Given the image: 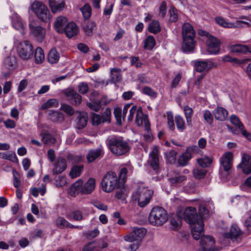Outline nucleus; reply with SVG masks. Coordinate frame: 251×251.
I'll list each match as a JSON object with an SVG mask.
<instances>
[{
    "label": "nucleus",
    "instance_id": "obj_1",
    "mask_svg": "<svg viewBox=\"0 0 251 251\" xmlns=\"http://www.w3.org/2000/svg\"><path fill=\"white\" fill-rule=\"evenodd\" d=\"M176 215L179 219H183L187 223L192 225L191 233L195 240H199L204 229L203 222L199 219L196 209L189 207L186 209L179 208L176 211Z\"/></svg>",
    "mask_w": 251,
    "mask_h": 251
},
{
    "label": "nucleus",
    "instance_id": "obj_2",
    "mask_svg": "<svg viewBox=\"0 0 251 251\" xmlns=\"http://www.w3.org/2000/svg\"><path fill=\"white\" fill-rule=\"evenodd\" d=\"M195 31L193 27L189 23H185L182 27V50L184 52L193 51L196 42L194 40Z\"/></svg>",
    "mask_w": 251,
    "mask_h": 251
},
{
    "label": "nucleus",
    "instance_id": "obj_3",
    "mask_svg": "<svg viewBox=\"0 0 251 251\" xmlns=\"http://www.w3.org/2000/svg\"><path fill=\"white\" fill-rule=\"evenodd\" d=\"M111 152L116 156L126 154L130 149L128 143L120 137H113L108 140Z\"/></svg>",
    "mask_w": 251,
    "mask_h": 251
},
{
    "label": "nucleus",
    "instance_id": "obj_4",
    "mask_svg": "<svg viewBox=\"0 0 251 251\" xmlns=\"http://www.w3.org/2000/svg\"><path fill=\"white\" fill-rule=\"evenodd\" d=\"M168 218V213L164 208L156 206L151 210L149 216V221L153 226H160L167 221Z\"/></svg>",
    "mask_w": 251,
    "mask_h": 251
},
{
    "label": "nucleus",
    "instance_id": "obj_5",
    "mask_svg": "<svg viewBox=\"0 0 251 251\" xmlns=\"http://www.w3.org/2000/svg\"><path fill=\"white\" fill-rule=\"evenodd\" d=\"M30 8L40 20L46 23L50 21V11L42 2L35 1L31 4Z\"/></svg>",
    "mask_w": 251,
    "mask_h": 251
},
{
    "label": "nucleus",
    "instance_id": "obj_6",
    "mask_svg": "<svg viewBox=\"0 0 251 251\" xmlns=\"http://www.w3.org/2000/svg\"><path fill=\"white\" fill-rule=\"evenodd\" d=\"M118 178L115 173L109 172L103 176L101 186L102 190L106 193H110L116 188L118 184Z\"/></svg>",
    "mask_w": 251,
    "mask_h": 251
},
{
    "label": "nucleus",
    "instance_id": "obj_7",
    "mask_svg": "<svg viewBox=\"0 0 251 251\" xmlns=\"http://www.w3.org/2000/svg\"><path fill=\"white\" fill-rule=\"evenodd\" d=\"M147 233V230L144 227H133L131 231L124 237V240L126 242H140L142 241Z\"/></svg>",
    "mask_w": 251,
    "mask_h": 251
},
{
    "label": "nucleus",
    "instance_id": "obj_8",
    "mask_svg": "<svg viewBox=\"0 0 251 251\" xmlns=\"http://www.w3.org/2000/svg\"><path fill=\"white\" fill-rule=\"evenodd\" d=\"M33 46L28 41H24L20 43L18 52L20 57L25 60L29 59L33 53Z\"/></svg>",
    "mask_w": 251,
    "mask_h": 251
},
{
    "label": "nucleus",
    "instance_id": "obj_9",
    "mask_svg": "<svg viewBox=\"0 0 251 251\" xmlns=\"http://www.w3.org/2000/svg\"><path fill=\"white\" fill-rule=\"evenodd\" d=\"M51 172L53 175L63 173L67 168L66 159L62 157H58L51 164Z\"/></svg>",
    "mask_w": 251,
    "mask_h": 251
},
{
    "label": "nucleus",
    "instance_id": "obj_10",
    "mask_svg": "<svg viewBox=\"0 0 251 251\" xmlns=\"http://www.w3.org/2000/svg\"><path fill=\"white\" fill-rule=\"evenodd\" d=\"M207 51L208 52L209 54H218L220 49V41L216 38L211 35H209V36H207Z\"/></svg>",
    "mask_w": 251,
    "mask_h": 251
},
{
    "label": "nucleus",
    "instance_id": "obj_11",
    "mask_svg": "<svg viewBox=\"0 0 251 251\" xmlns=\"http://www.w3.org/2000/svg\"><path fill=\"white\" fill-rule=\"evenodd\" d=\"M29 28L33 35L39 42H42L45 37L46 30L41 26L36 25L34 22L30 21Z\"/></svg>",
    "mask_w": 251,
    "mask_h": 251
},
{
    "label": "nucleus",
    "instance_id": "obj_12",
    "mask_svg": "<svg viewBox=\"0 0 251 251\" xmlns=\"http://www.w3.org/2000/svg\"><path fill=\"white\" fill-rule=\"evenodd\" d=\"M243 232L236 224H233L229 232L225 233L224 237L230 238L233 242H238L241 240L240 237Z\"/></svg>",
    "mask_w": 251,
    "mask_h": 251
},
{
    "label": "nucleus",
    "instance_id": "obj_13",
    "mask_svg": "<svg viewBox=\"0 0 251 251\" xmlns=\"http://www.w3.org/2000/svg\"><path fill=\"white\" fill-rule=\"evenodd\" d=\"M221 167L225 172H228L232 167L233 154L230 152L225 153L220 159Z\"/></svg>",
    "mask_w": 251,
    "mask_h": 251
},
{
    "label": "nucleus",
    "instance_id": "obj_14",
    "mask_svg": "<svg viewBox=\"0 0 251 251\" xmlns=\"http://www.w3.org/2000/svg\"><path fill=\"white\" fill-rule=\"evenodd\" d=\"M158 153L159 150L158 147L154 146L149 154V158L148 162L154 170H157L159 168V159Z\"/></svg>",
    "mask_w": 251,
    "mask_h": 251
},
{
    "label": "nucleus",
    "instance_id": "obj_15",
    "mask_svg": "<svg viewBox=\"0 0 251 251\" xmlns=\"http://www.w3.org/2000/svg\"><path fill=\"white\" fill-rule=\"evenodd\" d=\"M64 94L69 98L71 102L75 105H79L82 100V98L76 91L72 89L64 90Z\"/></svg>",
    "mask_w": 251,
    "mask_h": 251
},
{
    "label": "nucleus",
    "instance_id": "obj_16",
    "mask_svg": "<svg viewBox=\"0 0 251 251\" xmlns=\"http://www.w3.org/2000/svg\"><path fill=\"white\" fill-rule=\"evenodd\" d=\"M135 122L139 126L144 125L146 131H148L150 129V124L148 120L147 116L144 114L141 108L138 109L136 115Z\"/></svg>",
    "mask_w": 251,
    "mask_h": 251
},
{
    "label": "nucleus",
    "instance_id": "obj_17",
    "mask_svg": "<svg viewBox=\"0 0 251 251\" xmlns=\"http://www.w3.org/2000/svg\"><path fill=\"white\" fill-rule=\"evenodd\" d=\"M238 168L242 169L245 174L251 173V157L250 155L244 153L241 162L238 165Z\"/></svg>",
    "mask_w": 251,
    "mask_h": 251
},
{
    "label": "nucleus",
    "instance_id": "obj_18",
    "mask_svg": "<svg viewBox=\"0 0 251 251\" xmlns=\"http://www.w3.org/2000/svg\"><path fill=\"white\" fill-rule=\"evenodd\" d=\"M11 24L12 26L16 30H19L22 35L25 34V25L21 18L17 14L13 13L11 16Z\"/></svg>",
    "mask_w": 251,
    "mask_h": 251
},
{
    "label": "nucleus",
    "instance_id": "obj_19",
    "mask_svg": "<svg viewBox=\"0 0 251 251\" xmlns=\"http://www.w3.org/2000/svg\"><path fill=\"white\" fill-rule=\"evenodd\" d=\"M152 192L146 190L140 193L138 199V204L140 207H144L148 204L152 197Z\"/></svg>",
    "mask_w": 251,
    "mask_h": 251
},
{
    "label": "nucleus",
    "instance_id": "obj_20",
    "mask_svg": "<svg viewBox=\"0 0 251 251\" xmlns=\"http://www.w3.org/2000/svg\"><path fill=\"white\" fill-rule=\"evenodd\" d=\"M214 66V63L211 60L197 61L195 62L196 70L197 72H202L208 71Z\"/></svg>",
    "mask_w": 251,
    "mask_h": 251
},
{
    "label": "nucleus",
    "instance_id": "obj_21",
    "mask_svg": "<svg viewBox=\"0 0 251 251\" xmlns=\"http://www.w3.org/2000/svg\"><path fill=\"white\" fill-rule=\"evenodd\" d=\"M68 23V20L65 17L59 16L55 20L54 23V29L58 33H64L65 26Z\"/></svg>",
    "mask_w": 251,
    "mask_h": 251
},
{
    "label": "nucleus",
    "instance_id": "obj_22",
    "mask_svg": "<svg viewBox=\"0 0 251 251\" xmlns=\"http://www.w3.org/2000/svg\"><path fill=\"white\" fill-rule=\"evenodd\" d=\"M104 155V152L101 149H96L90 150L86 156L88 162H92L98 158L102 157Z\"/></svg>",
    "mask_w": 251,
    "mask_h": 251
},
{
    "label": "nucleus",
    "instance_id": "obj_23",
    "mask_svg": "<svg viewBox=\"0 0 251 251\" xmlns=\"http://www.w3.org/2000/svg\"><path fill=\"white\" fill-rule=\"evenodd\" d=\"M78 29L76 24L74 22L68 23L65 26L64 32L66 36L71 38L78 33Z\"/></svg>",
    "mask_w": 251,
    "mask_h": 251
},
{
    "label": "nucleus",
    "instance_id": "obj_24",
    "mask_svg": "<svg viewBox=\"0 0 251 251\" xmlns=\"http://www.w3.org/2000/svg\"><path fill=\"white\" fill-rule=\"evenodd\" d=\"M49 4L51 11L53 13L61 11L65 6V3L62 0H49Z\"/></svg>",
    "mask_w": 251,
    "mask_h": 251
},
{
    "label": "nucleus",
    "instance_id": "obj_25",
    "mask_svg": "<svg viewBox=\"0 0 251 251\" xmlns=\"http://www.w3.org/2000/svg\"><path fill=\"white\" fill-rule=\"evenodd\" d=\"M215 21L216 23L226 28H236L238 26L237 25L238 23H244L248 24V23L246 22L241 21H237L236 24L233 23L227 22L224 18L221 17H216L215 18Z\"/></svg>",
    "mask_w": 251,
    "mask_h": 251
},
{
    "label": "nucleus",
    "instance_id": "obj_26",
    "mask_svg": "<svg viewBox=\"0 0 251 251\" xmlns=\"http://www.w3.org/2000/svg\"><path fill=\"white\" fill-rule=\"evenodd\" d=\"M95 180L94 178H90L83 185L82 188H81V194H90L95 189Z\"/></svg>",
    "mask_w": 251,
    "mask_h": 251
},
{
    "label": "nucleus",
    "instance_id": "obj_27",
    "mask_svg": "<svg viewBox=\"0 0 251 251\" xmlns=\"http://www.w3.org/2000/svg\"><path fill=\"white\" fill-rule=\"evenodd\" d=\"M213 113L216 120L221 121L226 120L228 115L226 109L222 107H218L214 109Z\"/></svg>",
    "mask_w": 251,
    "mask_h": 251
},
{
    "label": "nucleus",
    "instance_id": "obj_28",
    "mask_svg": "<svg viewBox=\"0 0 251 251\" xmlns=\"http://www.w3.org/2000/svg\"><path fill=\"white\" fill-rule=\"evenodd\" d=\"M48 114L49 118L53 122L61 123L64 121V115L58 111H48Z\"/></svg>",
    "mask_w": 251,
    "mask_h": 251
},
{
    "label": "nucleus",
    "instance_id": "obj_29",
    "mask_svg": "<svg viewBox=\"0 0 251 251\" xmlns=\"http://www.w3.org/2000/svg\"><path fill=\"white\" fill-rule=\"evenodd\" d=\"M82 181L79 179L72 184L70 188V193L72 196H75L79 193H81V188H82Z\"/></svg>",
    "mask_w": 251,
    "mask_h": 251
},
{
    "label": "nucleus",
    "instance_id": "obj_30",
    "mask_svg": "<svg viewBox=\"0 0 251 251\" xmlns=\"http://www.w3.org/2000/svg\"><path fill=\"white\" fill-rule=\"evenodd\" d=\"M83 170V166L82 165H74L69 173V176L72 178H76L80 176Z\"/></svg>",
    "mask_w": 251,
    "mask_h": 251
},
{
    "label": "nucleus",
    "instance_id": "obj_31",
    "mask_svg": "<svg viewBox=\"0 0 251 251\" xmlns=\"http://www.w3.org/2000/svg\"><path fill=\"white\" fill-rule=\"evenodd\" d=\"M110 78L114 83L120 82L122 80L121 70L116 68L111 69Z\"/></svg>",
    "mask_w": 251,
    "mask_h": 251
},
{
    "label": "nucleus",
    "instance_id": "obj_32",
    "mask_svg": "<svg viewBox=\"0 0 251 251\" xmlns=\"http://www.w3.org/2000/svg\"><path fill=\"white\" fill-rule=\"evenodd\" d=\"M132 172V168L129 166L122 168L120 170L119 176V181H121V183H124L126 178V174H131Z\"/></svg>",
    "mask_w": 251,
    "mask_h": 251
},
{
    "label": "nucleus",
    "instance_id": "obj_33",
    "mask_svg": "<svg viewBox=\"0 0 251 251\" xmlns=\"http://www.w3.org/2000/svg\"><path fill=\"white\" fill-rule=\"evenodd\" d=\"M60 58V54L56 49H52L48 54V59L49 63L51 64L56 63Z\"/></svg>",
    "mask_w": 251,
    "mask_h": 251
},
{
    "label": "nucleus",
    "instance_id": "obj_34",
    "mask_svg": "<svg viewBox=\"0 0 251 251\" xmlns=\"http://www.w3.org/2000/svg\"><path fill=\"white\" fill-rule=\"evenodd\" d=\"M35 62L37 64L43 62L45 59V54L43 49L40 47L36 49L34 53Z\"/></svg>",
    "mask_w": 251,
    "mask_h": 251
},
{
    "label": "nucleus",
    "instance_id": "obj_35",
    "mask_svg": "<svg viewBox=\"0 0 251 251\" xmlns=\"http://www.w3.org/2000/svg\"><path fill=\"white\" fill-rule=\"evenodd\" d=\"M230 49L232 52L237 53H246L247 46L241 44H236L231 46Z\"/></svg>",
    "mask_w": 251,
    "mask_h": 251
},
{
    "label": "nucleus",
    "instance_id": "obj_36",
    "mask_svg": "<svg viewBox=\"0 0 251 251\" xmlns=\"http://www.w3.org/2000/svg\"><path fill=\"white\" fill-rule=\"evenodd\" d=\"M0 158L3 159H6L13 162H17L18 158L14 152L9 151L8 152H0Z\"/></svg>",
    "mask_w": 251,
    "mask_h": 251
},
{
    "label": "nucleus",
    "instance_id": "obj_37",
    "mask_svg": "<svg viewBox=\"0 0 251 251\" xmlns=\"http://www.w3.org/2000/svg\"><path fill=\"white\" fill-rule=\"evenodd\" d=\"M183 110L188 126H192V116L193 113V110L192 108L188 106H185L184 107Z\"/></svg>",
    "mask_w": 251,
    "mask_h": 251
},
{
    "label": "nucleus",
    "instance_id": "obj_38",
    "mask_svg": "<svg viewBox=\"0 0 251 251\" xmlns=\"http://www.w3.org/2000/svg\"><path fill=\"white\" fill-rule=\"evenodd\" d=\"M4 65L9 70H12L16 66V58L14 56L7 57L4 62Z\"/></svg>",
    "mask_w": 251,
    "mask_h": 251
},
{
    "label": "nucleus",
    "instance_id": "obj_39",
    "mask_svg": "<svg viewBox=\"0 0 251 251\" xmlns=\"http://www.w3.org/2000/svg\"><path fill=\"white\" fill-rule=\"evenodd\" d=\"M144 48L151 50L155 45V40L153 36H149L144 40Z\"/></svg>",
    "mask_w": 251,
    "mask_h": 251
},
{
    "label": "nucleus",
    "instance_id": "obj_40",
    "mask_svg": "<svg viewBox=\"0 0 251 251\" xmlns=\"http://www.w3.org/2000/svg\"><path fill=\"white\" fill-rule=\"evenodd\" d=\"M148 29L150 32L154 34L159 32L161 30V28L158 21L156 20L152 21L150 24Z\"/></svg>",
    "mask_w": 251,
    "mask_h": 251
},
{
    "label": "nucleus",
    "instance_id": "obj_41",
    "mask_svg": "<svg viewBox=\"0 0 251 251\" xmlns=\"http://www.w3.org/2000/svg\"><path fill=\"white\" fill-rule=\"evenodd\" d=\"M58 102L56 99H51L47 100V102L44 103L41 107V109L45 110L53 107H57Z\"/></svg>",
    "mask_w": 251,
    "mask_h": 251
},
{
    "label": "nucleus",
    "instance_id": "obj_42",
    "mask_svg": "<svg viewBox=\"0 0 251 251\" xmlns=\"http://www.w3.org/2000/svg\"><path fill=\"white\" fill-rule=\"evenodd\" d=\"M84 30L88 35H91L96 28V24L93 21H90L84 26Z\"/></svg>",
    "mask_w": 251,
    "mask_h": 251
},
{
    "label": "nucleus",
    "instance_id": "obj_43",
    "mask_svg": "<svg viewBox=\"0 0 251 251\" xmlns=\"http://www.w3.org/2000/svg\"><path fill=\"white\" fill-rule=\"evenodd\" d=\"M175 121L178 130L181 132L183 131L185 129V123L183 118L179 115H177L175 117Z\"/></svg>",
    "mask_w": 251,
    "mask_h": 251
},
{
    "label": "nucleus",
    "instance_id": "obj_44",
    "mask_svg": "<svg viewBox=\"0 0 251 251\" xmlns=\"http://www.w3.org/2000/svg\"><path fill=\"white\" fill-rule=\"evenodd\" d=\"M54 181V184L57 187H63L68 183L67 177L65 176H59L55 178Z\"/></svg>",
    "mask_w": 251,
    "mask_h": 251
},
{
    "label": "nucleus",
    "instance_id": "obj_45",
    "mask_svg": "<svg viewBox=\"0 0 251 251\" xmlns=\"http://www.w3.org/2000/svg\"><path fill=\"white\" fill-rule=\"evenodd\" d=\"M91 120L93 126H98L101 123L106 122L102 116L96 113L92 114Z\"/></svg>",
    "mask_w": 251,
    "mask_h": 251
},
{
    "label": "nucleus",
    "instance_id": "obj_46",
    "mask_svg": "<svg viewBox=\"0 0 251 251\" xmlns=\"http://www.w3.org/2000/svg\"><path fill=\"white\" fill-rule=\"evenodd\" d=\"M86 117L81 114H79L77 118V127L78 129H82L85 127L87 124Z\"/></svg>",
    "mask_w": 251,
    "mask_h": 251
},
{
    "label": "nucleus",
    "instance_id": "obj_47",
    "mask_svg": "<svg viewBox=\"0 0 251 251\" xmlns=\"http://www.w3.org/2000/svg\"><path fill=\"white\" fill-rule=\"evenodd\" d=\"M68 218L70 220L73 219L75 221H81L83 219V216L80 211L75 210L68 216Z\"/></svg>",
    "mask_w": 251,
    "mask_h": 251
},
{
    "label": "nucleus",
    "instance_id": "obj_48",
    "mask_svg": "<svg viewBox=\"0 0 251 251\" xmlns=\"http://www.w3.org/2000/svg\"><path fill=\"white\" fill-rule=\"evenodd\" d=\"M186 180V176L182 175L169 178V181L170 183L174 185L179 184Z\"/></svg>",
    "mask_w": 251,
    "mask_h": 251
},
{
    "label": "nucleus",
    "instance_id": "obj_49",
    "mask_svg": "<svg viewBox=\"0 0 251 251\" xmlns=\"http://www.w3.org/2000/svg\"><path fill=\"white\" fill-rule=\"evenodd\" d=\"M84 18L85 19H89L91 15V8L88 4H85L80 8Z\"/></svg>",
    "mask_w": 251,
    "mask_h": 251
},
{
    "label": "nucleus",
    "instance_id": "obj_50",
    "mask_svg": "<svg viewBox=\"0 0 251 251\" xmlns=\"http://www.w3.org/2000/svg\"><path fill=\"white\" fill-rule=\"evenodd\" d=\"M56 226L59 228L69 227L71 224L62 217H59L56 220Z\"/></svg>",
    "mask_w": 251,
    "mask_h": 251
},
{
    "label": "nucleus",
    "instance_id": "obj_51",
    "mask_svg": "<svg viewBox=\"0 0 251 251\" xmlns=\"http://www.w3.org/2000/svg\"><path fill=\"white\" fill-rule=\"evenodd\" d=\"M41 136L42 141L46 144H51L55 142V139L51 134L42 133Z\"/></svg>",
    "mask_w": 251,
    "mask_h": 251
},
{
    "label": "nucleus",
    "instance_id": "obj_52",
    "mask_svg": "<svg viewBox=\"0 0 251 251\" xmlns=\"http://www.w3.org/2000/svg\"><path fill=\"white\" fill-rule=\"evenodd\" d=\"M13 176L14 177L13 179V185L16 188H18L21 184V176L19 173L16 171L15 170H13Z\"/></svg>",
    "mask_w": 251,
    "mask_h": 251
},
{
    "label": "nucleus",
    "instance_id": "obj_53",
    "mask_svg": "<svg viewBox=\"0 0 251 251\" xmlns=\"http://www.w3.org/2000/svg\"><path fill=\"white\" fill-rule=\"evenodd\" d=\"M190 159V154L188 152H186L179 157L178 162L180 166H185L187 164Z\"/></svg>",
    "mask_w": 251,
    "mask_h": 251
},
{
    "label": "nucleus",
    "instance_id": "obj_54",
    "mask_svg": "<svg viewBox=\"0 0 251 251\" xmlns=\"http://www.w3.org/2000/svg\"><path fill=\"white\" fill-rule=\"evenodd\" d=\"M211 162V159L208 157H204L198 159V164L202 167L208 166Z\"/></svg>",
    "mask_w": 251,
    "mask_h": 251
},
{
    "label": "nucleus",
    "instance_id": "obj_55",
    "mask_svg": "<svg viewBox=\"0 0 251 251\" xmlns=\"http://www.w3.org/2000/svg\"><path fill=\"white\" fill-rule=\"evenodd\" d=\"M142 92L145 95H148L151 98H155L157 97V93L151 88L146 86L143 88Z\"/></svg>",
    "mask_w": 251,
    "mask_h": 251
},
{
    "label": "nucleus",
    "instance_id": "obj_56",
    "mask_svg": "<svg viewBox=\"0 0 251 251\" xmlns=\"http://www.w3.org/2000/svg\"><path fill=\"white\" fill-rule=\"evenodd\" d=\"M231 122L235 126H237L239 129H243L244 128V125L243 124L240 122L239 119L235 115H232L230 116V118Z\"/></svg>",
    "mask_w": 251,
    "mask_h": 251
},
{
    "label": "nucleus",
    "instance_id": "obj_57",
    "mask_svg": "<svg viewBox=\"0 0 251 251\" xmlns=\"http://www.w3.org/2000/svg\"><path fill=\"white\" fill-rule=\"evenodd\" d=\"M193 176L197 179H201L204 177L206 171L204 169H195L193 171Z\"/></svg>",
    "mask_w": 251,
    "mask_h": 251
},
{
    "label": "nucleus",
    "instance_id": "obj_58",
    "mask_svg": "<svg viewBox=\"0 0 251 251\" xmlns=\"http://www.w3.org/2000/svg\"><path fill=\"white\" fill-rule=\"evenodd\" d=\"M222 60L224 62H229L233 63L235 64H241L242 63V61L239 60L236 58H232L229 55H226L222 57Z\"/></svg>",
    "mask_w": 251,
    "mask_h": 251
},
{
    "label": "nucleus",
    "instance_id": "obj_59",
    "mask_svg": "<svg viewBox=\"0 0 251 251\" xmlns=\"http://www.w3.org/2000/svg\"><path fill=\"white\" fill-rule=\"evenodd\" d=\"M203 117L204 120V123L211 124L213 122V117L211 113L208 110L203 111Z\"/></svg>",
    "mask_w": 251,
    "mask_h": 251
},
{
    "label": "nucleus",
    "instance_id": "obj_60",
    "mask_svg": "<svg viewBox=\"0 0 251 251\" xmlns=\"http://www.w3.org/2000/svg\"><path fill=\"white\" fill-rule=\"evenodd\" d=\"M178 11L174 7L170 9V21L171 22H175L177 21L178 15Z\"/></svg>",
    "mask_w": 251,
    "mask_h": 251
},
{
    "label": "nucleus",
    "instance_id": "obj_61",
    "mask_svg": "<svg viewBox=\"0 0 251 251\" xmlns=\"http://www.w3.org/2000/svg\"><path fill=\"white\" fill-rule=\"evenodd\" d=\"M60 109L69 116H72L75 112L72 107L67 104H62Z\"/></svg>",
    "mask_w": 251,
    "mask_h": 251
},
{
    "label": "nucleus",
    "instance_id": "obj_62",
    "mask_svg": "<svg viewBox=\"0 0 251 251\" xmlns=\"http://www.w3.org/2000/svg\"><path fill=\"white\" fill-rule=\"evenodd\" d=\"M167 120L169 129L172 131H174L175 129V126L173 116L171 113H167Z\"/></svg>",
    "mask_w": 251,
    "mask_h": 251
},
{
    "label": "nucleus",
    "instance_id": "obj_63",
    "mask_svg": "<svg viewBox=\"0 0 251 251\" xmlns=\"http://www.w3.org/2000/svg\"><path fill=\"white\" fill-rule=\"evenodd\" d=\"M89 90V87L86 83L81 82L78 84V91L82 94H86Z\"/></svg>",
    "mask_w": 251,
    "mask_h": 251
},
{
    "label": "nucleus",
    "instance_id": "obj_64",
    "mask_svg": "<svg viewBox=\"0 0 251 251\" xmlns=\"http://www.w3.org/2000/svg\"><path fill=\"white\" fill-rule=\"evenodd\" d=\"M209 211L207 208L202 206H201L199 208V214L200 217L199 219L202 221V219L206 218L208 215Z\"/></svg>",
    "mask_w": 251,
    "mask_h": 251
}]
</instances>
